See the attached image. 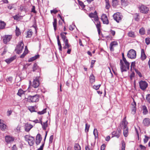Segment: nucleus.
Wrapping results in <instances>:
<instances>
[{
    "mask_svg": "<svg viewBox=\"0 0 150 150\" xmlns=\"http://www.w3.org/2000/svg\"><path fill=\"white\" fill-rule=\"evenodd\" d=\"M126 117L123 119L122 124L124 126L123 134L125 137H127L128 134V129L127 125L128 122L126 120Z\"/></svg>",
    "mask_w": 150,
    "mask_h": 150,
    "instance_id": "f03ea898",
    "label": "nucleus"
},
{
    "mask_svg": "<svg viewBox=\"0 0 150 150\" xmlns=\"http://www.w3.org/2000/svg\"><path fill=\"white\" fill-rule=\"evenodd\" d=\"M53 25L54 28V29L55 31L56 30L57 26V20L56 18L54 19V21L53 22Z\"/></svg>",
    "mask_w": 150,
    "mask_h": 150,
    "instance_id": "b1692460",
    "label": "nucleus"
},
{
    "mask_svg": "<svg viewBox=\"0 0 150 150\" xmlns=\"http://www.w3.org/2000/svg\"><path fill=\"white\" fill-rule=\"evenodd\" d=\"M105 8L108 9L110 7V5L109 2V0H105Z\"/></svg>",
    "mask_w": 150,
    "mask_h": 150,
    "instance_id": "393cba45",
    "label": "nucleus"
},
{
    "mask_svg": "<svg viewBox=\"0 0 150 150\" xmlns=\"http://www.w3.org/2000/svg\"><path fill=\"white\" fill-rule=\"evenodd\" d=\"M100 86H101L100 84H99V85H96H96H94L93 86V89H94L96 90H97L99 89V88L100 87Z\"/></svg>",
    "mask_w": 150,
    "mask_h": 150,
    "instance_id": "09e8293b",
    "label": "nucleus"
},
{
    "mask_svg": "<svg viewBox=\"0 0 150 150\" xmlns=\"http://www.w3.org/2000/svg\"><path fill=\"white\" fill-rule=\"evenodd\" d=\"M135 71L136 72V73L139 76L141 77H142V75L141 73L137 69H134Z\"/></svg>",
    "mask_w": 150,
    "mask_h": 150,
    "instance_id": "3c124183",
    "label": "nucleus"
},
{
    "mask_svg": "<svg viewBox=\"0 0 150 150\" xmlns=\"http://www.w3.org/2000/svg\"><path fill=\"white\" fill-rule=\"evenodd\" d=\"M16 33L17 36H18L21 34L19 29L17 26L16 27Z\"/></svg>",
    "mask_w": 150,
    "mask_h": 150,
    "instance_id": "473e14b6",
    "label": "nucleus"
},
{
    "mask_svg": "<svg viewBox=\"0 0 150 150\" xmlns=\"http://www.w3.org/2000/svg\"><path fill=\"white\" fill-rule=\"evenodd\" d=\"M139 147L142 150H145L146 149V147L144 146H143L141 144L139 145Z\"/></svg>",
    "mask_w": 150,
    "mask_h": 150,
    "instance_id": "13d9d810",
    "label": "nucleus"
},
{
    "mask_svg": "<svg viewBox=\"0 0 150 150\" xmlns=\"http://www.w3.org/2000/svg\"><path fill=\"white\" fill-rule=\"evenodd\" d=\"M13 18L14 20H18L19 18V17L17 15L13 16Z\"/></svg>",
    "mask_w": 150,
    "mask_h": 150,
    "instance_id": "0e129e2a",
    "label": "nucleus"
},
{
    "mask_svg": "<svg viewBox=\"0 0 150 150\" xmlns=\"http://www.w3.org/2000/svg\"><path fill=\"white\" fill-rule=\"evenodd\" d=\"M94 21H95V23H96L98 22H100L98 21V16H97V15L96 16L94 17Z\"/></svg>",
    "mask_w": 150,
    "mask_h": 150,
    "instance_id": "5fc2aeb1",
    "label": "nucleus"
},
{
    "mask_svg": "<svg viewBox=\"0 0 150 150\" xmlns=\"http://www.w3.org/2000/svg\"><path fill=\"white\" fill-rule=\"evenodd\" d=\"M117 45V43L116 41H114L112 42L110 44V50H111V51H113L114 50L113 47Z\"/></svg>",
    "mask_w": 150,
    "mask_h": 150,
    "instance_id": "6ab92c4d",
    "label": "nucleus"
},
{
    "mask_svg": "<svg viewBox=\"0 0 150 150\" xmlns=\"http://www.w3.org/2000/svg\"><path fill=\"white\" fill-rule=\"evenodd\" d=\"M60 35L61 36L62 40L64 41H65L66 39H66L67 37H66V35L64 34L63 33H61L60 34Z\"/></svg>",
    "mask_w": 150,
    "mask_h": 150,
    "instance_id": "e433bc0d",
    "label": "nucleus"
},
{
    "mask_svg": "<svg viewBox=\"0 0 150 150\" xmlns=\"http://www.w3.org/2000/svg\"><path fill=\"white\" fill-rule=\"evenodd\" d=\"M65 43V46H67V48H69L70 45L68 44V39H66L65 41H64Z\"/></svg>",
    "mask_w": 150,
    "mask_h": 150,
    "instance_id": "72a5a7b5",
    "label": "nucleus"
},
{
    "mask_svg": "<svg viewBox=\"0 0 150 150\" xmlns=\"http://www.w3.org/2000/svg\"><path fill=\"white\" fill-rule=\"evenodd\" d=\"M112 6L114 7H115L118 4V1L117 0H112Z\"/></svg>",
    "mask_w": 150,
    "mask_h": 150,
    "instance_id": "7c9ffc66",
    "label": "nucleus"
},
{
    "mask_svg": "<svg viewBox=\"0 0 150 150\" xmlns=\"http://www.w3.org/2000/svg\"><path fill=\"white\" fill-rule=\"evenodd\" d=\"M90 81L91 83H93L95 82V77L93 74H92L89 77Z\"/></svg>",
    "mask_w": 150,
    "mask_h": 150,
    "instance_id": "412c9836",
    "label": "nucleus"
},
{
    "mask_svg": "<svg viewBox=\"0 0 150 150\" xmlns=\"http://www.w3.org/2000/svg\"><path fill=\"white\" fill-rule=\"evenodd\" d=\"M28 109L31 112L35 111L34 106H30L28 107Z\"/></svg>",
    "mask_w": 150,
    "mask_h": 150,
    "instance_id": "58836bf2",
    "label": "nucleus"
},
{
    "mask_svg": "<svg viewBox=\"0 0 150 150\" xmlns=\"http://www.w3.org/2000/svg\"><path fill=\"white\" fill-rule=\"evenodd\" d=\"M28 50H26L25 51H24L23 54L21 56V58H24L25 56L28 53Z\"/></svg>",
    "mask_w": 150,
    "mask_h": 150,
    "instance_id": "ea45409f",
    "label": "nucleus"
},
{
    "mask_svg": "<svg viewBox=\"0 0 150 150\" xmlns=\"http://www.w3.org/2000/svg\"><path fill=\"white\" fill-rule=\"evenodd\" d=\"M6 128V125L4 123L3 120H0V128L2 130H4Z\"/></svg>",
    "mask_w": 150,
    "mask_h": 150,
    "instance_id": "dca6fc26",
    "label": "nucleus"
},
{
    "mask_svg": "<svg viewBox=\"0 0 150 150\" xmlns=\"http://www.w3.org/2000/svg\"><path fill=\"white\" fill-rule=\"evenodd\" d=\"M96 24V28L97 29H100L101 27L100 22H98L97 23H95Z\"/></svg>",
    "mask_w": 150,
    "mask_h": 150,
    "instance_id": "37998d69",
    "label": "nucleus"
},
{
    "mask_svg": "<svg viewBox=\"0 0 150 150\" xmlns=\"http://www.w3.org/2000/svg\"><path fill=\"white\" fill-rule=\"evenodd\" d=\"M74 148L75 150H81V147L78 144H75Z\"/></svg>",
    "mask_w": 150,
    "mask_h": 150,
    "instance_id": "c85d7f7f",
    "label": "nucleus"
},
{
    "mask_svg": "<svg viewBox=\"0 0 150 150\" xmlns=\"http://www.w3.org/2000/svg\"><path fill=\"white\" fill-rule=\"evenodd\" d=\"M139 15L137 13L135 14L134 15V19L135 21H139Z\"/></svg>",
    "mask_w": 150,
    "mask_h": 150,
    "instance_id": "c9c22d12",
    "label": "nucleus"
},
{
    "mask_svg": "<svg viewBox=\"0 0 150 150\" xmlns=\"http://www.w3.org/2000/svg\"><path fill=\"white\" fill-rule=\"evenodd\" d=\"M93 133L95 137L98 136V131L97 129H94Z\"/></svg>",
    "mask_w": 150,
    "mask_h": 150,
    "instance_id": "c03bdc74",
    "label": "nucleus"
},
{
    "mask_svg": "<svg viewBox=\"0 0 150 150\" xmlns=\"http://www.w3.org/2000/svg\"><path fill=\"white\" fill-rule=\"evenodd\" d=\"M146 100L147 102L150 103V94H148L146 95Z\"/></svg>",
    "mask_w": 150,
    "mask_h": 150,
    "instance_id": "de8ad7c7",
    "label": "nucleus"
},
{
    "mask_svg": "<svg viewBox=\"0 0 150 150\" xmlns=\"http://www.w3.org/2000/svg\"><path fill=\"white\" fill-rule=\"evenodd\" d=\"M121 132V129L120 128L117 129L116 131L112 132V134L114 136L118 138L120 136Z\"/></svg>",
    "mask_w": 150,
    "mask_h": 150,
    "instance_id": "ddd939ff",
    "label": "nucleus"
},
{
    "mask_svg": "<svg viewBox=\"0 0 150 150\" xmlns=\"http://www.w3.org/2000/svg\"><path fill=\"white\" fill-rule=\"evenodd\" d=\"M120 68L121 72L126 71L129 68V64L128 62H124L122 60L120 61Z\"/></svg>",
    "mask_w": 150,
    "mask_h": 150,
    "instance_id": "f257e3e1",
    "label": "nucleus"
},
{
    "mask_svg": "<svg viewBox=\"0 0 150 150\" xmlns=\"http://www.w3.org/2000/svg\"><path fill=\"white\" fill-rule=\"evenodd\" d=\"M89 127V125L88 126L87 125V123L86 124L85 129V130L86 132V131L87 132L88 131Z\"/></svg>",
    "mask_w": 150,
    "mask_h": 150,
    "instance_id": "bf43d9fd",
    "label": "nucleus"
},
{
    "mask_svg": "<svg viewBox=\"0 0 150 150\" xmlns=\"http://www.w3.org/2000/svg\"><path fill=\"white\" fill-rule=\"evenodd\" d=\"M135 66V62H132L131 63V70L132 71V68L134 69V67Z\"/></svg>",
    "mask_w": 150,
    "mask_h": 150,
    "instance_id": "603ef678",
    "label": "nucleus"
},
{
    "mask_svg": "<svg viewBox=\"0 0 150 150\" xmlns=\"http://www.w3.org/2000/svg\"><path fill=\"white\" fill-rule=\"evenodd\" d=\"M25 5H21L20 8V10L21 11H25Z\"/></svg>",
    "mask_w": 150,
    "mask_h": 150,
    "instance_id": "a19ab883",
    "label": "nucleus"
},
{
    "mask_svg": "<svg viewBox=\"0 0 150 150\" xmlns=\"http://www.w3.org/2000/svg\"><path fill=\"white\" fill-rule=\"evenodd\" d=\"M33 126L30 124L26 123L25 125V130L26 132L29 131Z\"/></svg>",
    "mask_w": 150,
    "mask_h": 150,
    "instance_id": "f3484780",
    "label": "nucleus"
},
{
    "mask_svg": "<svg viewBox=\"0 0 150 150\" xmlns=\"http://www.w3.org/2000/svg\"><path fill=\"white\" fill-rule=\"evenodd\" d=\"M144 136L145 138L144 139V143H146L149 139V137L146 135H145Z\"/></svg>",
    "mask_w": 150,
    "mask_h": 150,
    "instance_id": "a18cd8bd",
    "label": "nucleus"
},
{
    "mask_svg": "<svg viewBox=\"0 0 150 150\" xmlns=\"http://www.w3.org/2000/svg\"><path fill=\"white\" fill-rule=\"evenodd\" d=\"M145 40L147 45H148L150 43V38H146Z\"/></svg>",
    "mask_w": 150,
    "mask_h": 150,
    "instance_id": "8fccbe9b",
    "label": "nucleus"
},
{
    "mask_svg": "<svg viewBox=\"0 0 150 150\" xmlns=\"http://www.w3.org/2000/svg\"><path fill=\"white\" fill-rule=\"evenodd\" d=\"M146 56L144 50L143 49L141 50V59L142 60H144L146 58Z\"/></svg>",
    "mask_w": 150,
    "mask_h": 150,
    "instance_id": "aec40b11",
    "label": "nucleus"
},
{
    "mask_svg": "<svg viewBox=\"0 0 150 150\" xmlns=\"http://www.w3.org/2000/svg\"><path fill=\"white\" fill-rule=\"evenodd\" d=\"M140 11L142 13H147L149 11V8L146 6L141 5L139 8Z\"/></svg>",
    "mask_w": 150,
    "mask_h": 150,
    "instance_id": "1a4fd4ad",
    "label": "nucleus"
},
{
    "mask_svg": "<svg viewBox=\"0 0 150 150\" xmlns=\"http://www.w3.org/2000/svg\"><path fill=\"white\" fill-rule=\"evenodd\" d=\"M39 57V55H36L34 57H32L30 58L28 60V62H32L34 60H35L37 59Z\"/></svg>",
    "mask_w": 150,
    "mask_h": 150,
    "instance_id": "5701e85b",
    "label": "nucleus"
},
{
    "mask_svg": "<svg viewBox=\"0 0 150 150\" xmlns=\"http://www.w3.org/2000/svg\"><path fill=\"white\" fill-rule=\"evenodd\" d=\"M16 58V57L15 56L12 57L10 58L6 59L5 60L6 62L8 64L10 63L13 60L15 59Z\"/></svg>",
    "mask_w": 150,
    "mask_h": 150,
    "instance_id": "4be33fe9",
    "label": "nucleus"
},
{
    "mask_svg": "<svg viewBox=\"0 0 150 150\" xmlns=\"http://www.w3.org/2000/svg\"><path fill=\"white\" fill-rule=\"evenodd\" d=\"M39 85V83L38 80V77H36L33 82L32 86L35 88H37Z\"/></svg>",
    "mask_w": 150,
    "mask_h": 150,
    "instance_id": "9b49d317",
    "label": "nucleus"
},
{
    "mask_svg": "<svg viewBox=\"0 0 150 150\" xmlns=\"http://www.w3.org/2000/svg\"><path fill=\"white\" fill-rule=\"evenodd\" d=\"M23 93V91L21 89H19L17 94L19 96H21Z\"/></svg>",
    "mask_w": 150,
    "mask_h": 150,
    "instance_id": "49530a36",
    "label": "nucleus"
},
{
    "mask_svg": "<svg viewBox=\"0 0 150 150\" xmlns=\"http://www.w3.org/2000/svg\"><path fill=\"white\" fill-rule=\"evenodd\" d=\"M101 19L104 24H108L109 23V21L106 15L103 14L101 17Z\"/></svg>",
    "mask_w": 150,
    "mask_h": 150,
    "instance_id": "9d476101",
    "label": "nucleus"
},
{
    "mask_svg": "<svg viewBox=\"0 0 150 150\" xmlns=\"http://www.w3.org/2000/svg\"><path fill=\"white\" fill-rule=\"evenodd\" d=\"M139 32L140 34L143 35L145 33V31L144 29L143 28H141L139 31Z\"/></svg>",
    "mask_w": 150,
    "mask_h": 150,
    "instance_id": "4c0bfd02",
    "label": "nucleus"
},
{
    "mask_svg": "<svg viewBox=\"0 0 150 150\" xmlns=\"http://www.w3.org/2000/svg\"><path fill=\"white\" fill-rule=\"evenodd\" d=\"M45 142H44L42 145L40 146V148H39L37 150H42L43 147L44 146Z\"/></svg>",
    "mask_w": 150,
    "mask_h": 150,
    "instance_id": "e2e57ef3",
    "label": "nucleus"
},
{
    "mask_svg": "<svg viewBox=\"0 0 150 150\" xmlns=\"http://www.w3.org/2000/svg\"><path fill=\"white\" fill-rule=\"evenodd\" d=\"M53 137L54 136L53 135H52L50 137L49 142V144H51L52 143Z\"/></svg>",
    "mask_w": 150,
    "mask_h": 150,
    "instance_id": "864d4df0",
    "label": "nucleus"
},
{
    "mask_svg": "<svg viewBox=\"0 0 150 150\" xmlns=\"http://www.w3.org/2000/svg\"><path fill=\"white\" fill-rule=\"evenodd\" d=\"M97 13L95 11L93 13H91L89 14V16L91 18H94L97 16Z\"/></svg>",
    "mask_w": 150,
    "mask_h": 150,
    "instance_id": "c756f323",
    "label": "nucleus"
},
{
    "mask_svg": "<svg viewBox=\"0 0 150 150\" xmlns=\"http://www.w3.org/2000/svg\"><path fill=\"white\" fill-rule=\"evenodd\" d=\"M122 148L121 150H125V144H124V141H122Z\"/></svg>",
    "mask_w": 150,
    "mask_h": 150,
    "instance_id": "052dcab7",
    "label": "nucleus"
},
{
    "mask_svg": "<svg viewBox=\"0 0 150 150\" xmlns=\"http://www.w3.org/2000/svg\"><path fill=\"white\" fill-rule=\"evenodd\" d=\"M48 121H47L45 122H43L42 126V128L43 129L45 130L46 128L48 126L47 124Z\"/></svg>",
    "mask_w": 150,
    "mask_h": 150,
    "instance_id": "a878e982",
    "label": "nucleus"
},
{
    "mask_svg": "<svg viewBox=\"0 0 150 150\" xmlns=\"http://www.w3.org/2000/svg\"><path fill=\"white\" fill-rule=\"evenodd\" d=\"M31 11L32 12H33L34 13H36V11L35 10V7L34 6H33Z\"/></svg>",
    "mask_w": 150,
    "mask_h": 150,
    "instance_id": "338daca9",
    "label": "nucleus"
},
{
    "mask_svg": "<svg viewBox=\"0 0 150 150\" xmlns=\"http://www.w3.org/2000/svg\"><path fill=\"white\" fill-rule=\"evenodd\" d=\"M12 38V36L11 35H6L3 37V41L4 43L6 44L9 42Z\"/></svg>",
    "mask_w": 150,
    "mask_h": 150,
    "instance_id": "f8f14e48",
    "label": "nucleus"
},
{
    "mask_svg": "<svg viewBox=\"0 0 150 150\" xmlns=\"http://www.w3.org/2000/svg\"><path fill=\"white\" fill-rule=\"evenodd\" d=\"M12 112V110H8L6 113L7 115L8 116H10Z\"/></svg>",
    "mask_w": 150,
    "mask_h": 150,
    "instance_id": "6e6d98bb",
    "label": "nucleus"
},
{
    "mask_svg": "<svg viewBox=\"0 0 150 150\" xmlns=\"http://www.w3.org/2000/svg\"><path fill=\"white\" fill-rule=\"evenodd\" d=\"M140 88L142 90H145L148 86V84L145 81H141L139 82Z\"/></svg>",
    "mask_w": 150,
    "mask_h": 150,
    "instance_id": "6e6552de",
    "label": "nucleus"
},
{
    "mask_svg": "<svg viewBox=\"0 0 150 150\" xmlns=\"http://www.w3.org/2000/svg\"><path fill=\"white\" fill-rule=\"evenodd\" d=\"M105 144H103L101 147V150H105Z\"/></svg>",
    "mask_w": 150,
    "mask_h": 150,
    "instance_id": "680f3d73",
    "label": "nucleus"
},
{
    "mask_svg": "<svg viewBox=\"0 0 150 150\" xmlns=\"http://www.w3.org/2000/svg\"><path fill=\"white\" fill-rule=\"evenodd\" d=\"M143 124L146 126H149L150 125V119L148 118H145L143 120Z\"/></svg>",
    "mask_w": 150,
    "mask_h": 150,
    "instance_id": "2eb2a0df",
    "label": "nucleus"
},
{
    "mask_svg": "<svg viewBox=\"0 0 150 150\" xmlns=\"http://www.w3.org/2000/svg\"><path fill=\"white\" fill-rule=\"evenodd\" d=\"M39 95H36L33 96H29L28 98V100L31 102H36L38 101Z\"/></svg>",
    "mask_w": 150,
    "mask_h": 150,
    "instance_id": "39448f33",
    "label": "nucleus"
},
{
    "mask_svg": "<svg viewBox=\"0 0 150 150\" xmlns=\"http://www.w3.org/2000/svg\"><path fill=\"white\" fill-rule=\"evenodd\" d=\"M113 17L117 23L120 21L122 18V16L119 13H117L114 14Z\"/></svg>",
    "mask_w": 150,
    "mask_h": 150,
    "instance_id": "0eeeda50",
    "label": "nucleus"
},
{
    "mask_svg": "<svg viewBox=\"0 0 150 150\" xmlns=\"http://www.w3.org/2000/svg\"><path fill=\"white\" fill-rule=\"evenodd\" d=\"M23 42H20L18 43L17 46L15 50L18 54L21 53L23 48Z\"/></svg>",
    "mask_w": 150,
    "mask_h": 150,
    "instance_id": "20e7f679",
    "label": "nucleus"
},
{
    "mask_svg": "<svg viewBox=\"0 0 150 150\" xmlns=\"http://www.w3.org/2000/svg\"><path fill=\"white\" fill-rule=\"evenodd\" d=\"M142 109L143 110V113L144 115H146L148 112V110L146 107L145 105L142 106Z\"/></svg>",
    "mask_w": 150,
    "mask_h": 150,
    "instance_id": "cd10ccee",
    "label": "nucleus"
},
{
    "mask_svg": "<svg viewBox=\"0 0 150 150\" xmlns=\"http://www.w3.org/2000/svg\"><path fill=\"white\" fill-rule=\"evenodd\" d=\"M42 138L41 137L40 134H38L36 137L35 143L37 145H38L41 142Z\"/></svg>",
    "mask_w": 150,
    "mask_h": 150,
    "instance_id": "4468645a",
    "label": "nucleus"
},
{
    "mask_svg": "<svg viewBox=\"0 0 150 150\" xmlns=\"http://www.w3.org/2000/svg\"><path fill=\"white\" fill-rule=\"evenodd\" d=\"M33 71H35L37 69V64H34L33 65Z\"/></svg>",
    "mask_w": 150,
    "mask_h": 150,
    "instance_id": "4d7b16f0",
    "label": "nucleus"
},
{
    "mask_svg": "<svg viewBox=\"0 0 150 150\" xmlns=\"http://www.w3.org/2000/svg\"><path fill=\"white\" fill-rule=\"evenodd\" d=\"M14 139L13 138L8 136L5 137V140L6 142L8 143L14 141Z\"/></svg>",
    "mask_w": 150,
    "mask_h": 150,
    "instance_id": "a211bd4d",
    "label": "nucleus"
},
{
    "mask_svg": "<svg viewBox=\"0 0 150 150\" xmlns=\"http://www.w3.org/2000/svg\"><path fill=\"white\" fill-rule=\"evenodd\" d=\"M25 140L27 141L30 146L33 145L35 142V139L34 137L27 135L25 136Z\"/></svg>",
    "mask_w": 150,
    "mask_h": 150,
    "instance_id": "7ed1b4c3",
    "label": "nucleus"
},
{
    "mask_svg": "<svg viewBox=\"0 0 150 150\" xmlns=\"http://www.w3.org/2000/svg\"><path fill=\"white\" fill-rule=\"evenodd\" d=\"M46 109H43L41 111H39L38 112V113L40 115H42L44 113L46 112Z\"/></svg>",
    "mask_w": 150,
    "mask_h": 150,
    "instance_id": "79ce46f5",
    "label": "nucleus"
},
{
    "mask_svg": "<svg viewBox=\"0 0 150 150\" xmlns=\"http://www.w3.org/2000/svg\"><path fill=\"white\" fill-rule=\"evenodd\" d=\"M128 35L129 37H131L134 38L135 37V35H134V32L132 31H130L129 32Z\"/></svg>",
    "mask_w": 150,
    "mask_h": 150,
    "instance_id": "f704fd0d",
    "label": "nucleus"
},
{
    "mask_svg": "<svg viewBox=\"0 0 150 150\" xmlns=\"http://www.w3.org/2000/svg\"><path fill=\"white\" fill-rule=\"evenodd\" d=\"M33 32L31 30H29L28 31V34L27 36H26V38H30L31 37Z\"/></svg>",
    "mask_w": 150,
    "mask_h": 150,
    "instance_id": "2f4dec72",
    "label": "nucleus"
},
{
    "mask_svg": "<svg viewBox=\"0 0 150 150\" xmlns=\"http://www.w3.org/2000/svg\"><path fill=\"white\" fill-rule=\"evenodd\" d=\"M50 11L51 13H57V11L55 9H54L53 10H51Z\"/></svg>",
    "mask_w": 150,
    "mask_h": 150,
    "instance_id": "69168bd1",
    "label": "nucleus"
},
{
    "mask_svg": "<svg viewBox=\"0 0 150 150\" xmlns=\"http://www.w3.org/2000/svg\"><path fill=\"white\" fill-rule=\"evenodd\" d=\"M6 25L5 23L3 21L0 22V29H3L4 28Z\"/></svg>",
    "mask_w": 150,
    "mask_h": 150,
    "instance_id": "bb28decb",
    "label": "nucleus"
},
{
    "mask_svg": "<svg viewBox=\"0 0 150 150\" xmlns=\"http://www.w3.org/2000/svg\"><path fill=\"white\" fill-rule=\"evenodd\" d=\"M127 56L129 58L134 59L136 56V52L134 50H131L128 52Z\"/></svg>",
    "mask_w": 150,
    "mask_h": 150,
    "instance_id": "423d86ee",
    "label": "nucleus"
},
{
    "mask_svg": "<svg viewBox=\"0 0 150 150\" xmlns=\"http://www.w3.org/2000/svg\"><path fill=\"white\" fill-rule=\"evenodd\" d=\"M12 150H17V148L15 145H14L12 147Z\"/></svg>",
    "mask_w": 150,
    "mask_h": 150,
    "instance_id": "774afa93",
    "label": "nucleus"
}]
</instances>
